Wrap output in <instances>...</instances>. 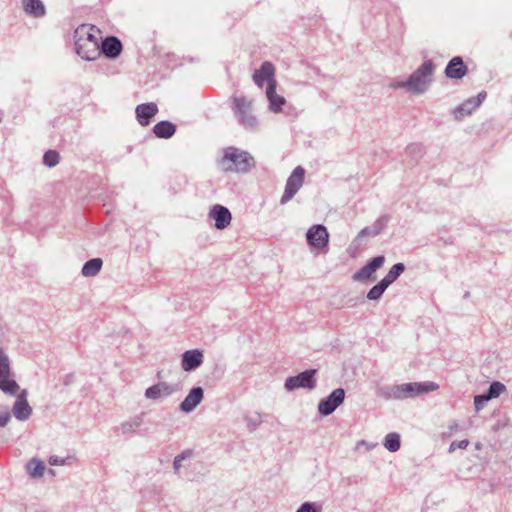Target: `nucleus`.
Returning a JSON list of instances; mask_svg holds the SVG:
<instances>
[{
  "mask_svg": "<svg viewBox=\"0 0 512 512\" xmlns=\"http://www.w3.org/2000/svg\"><path fill=\"white\" fill-rule=\"evenodd\" d=\"M438 387V384L431 381L403 383L383 388L380 392V396L386 400H405L433 392L437 390Z\"/></svg>",
  "mask_w": 512,
  "mask_h": 512,
  "instance_id": "1",
  "label": "nucleus"
},
{
  "mask_svg": "<svg viewBox=\"0 0 512 512\" xmlns=\"http://www.w3.org/2000/svg\"><path fill=\"white\" fill-rule=\"evenodd\" d=\"M231 109L237 123L246 131L255 132L259 129V119L254 112L253 100L243 95H235L231 99Z\"/></svg>",
  "mask_w": 512,
  "mask_h": 512,
  "instance_id": "2",
  "label": "nucleus"
},
{
  "mask_svg": "<svg viewBox=\"0 0 512 512\" xmlns=\"http://www.w3.org/2000/svg\"><path fill=\"white\" fill-rule=\"evenodd\" d=\"M226 172L247 173L255 166L254 158L246 151L236 147H227L220 161Z\"/></svg>",
  "mask_w": 512,
  "mask_h": 512,
  "instance_id": "3",
  "label": "nucleus"
},
{
  "mask_svg": "<svg viewBox=\"0 0 512 512\" xmlns=\"http://www.w3.org/2000/svg\"><path fill=\"white\" fill-rule=\"evenodd\" d=\"M435 65L432 60H426L406 80L408 91L420 95L428 90L432 82Z\"/></svg>",
  "mask_w": 512,
  "mask_h": 512,
  "instance_id": "4",
  "label": "nucleus"
},
{
  "mask_svg": "<svg viewBox=\"0 0 512 512\" xmlns=\"http://www.w3.org/2000/svg\"><path fill=\"white\" fill-rule=\"evenodd\" d=\"M20 390L14 378L11 361L5 350L0 347V391L8 396H15Z\"/></svg>",
  "mask_w": 512,
  "mask_h": 512,
  "instance_id": "5",
  "label": "nucleus"
},
{
  "mask_svg": "<svg viewBox=\"0 0 512 512\" xmlns=\"http://www.w3.org/2000/svg\"><path fill=\"white\" fill-rule=\"evenodd\" d=\"M317 369H307L295 376L286 378L284 387L287 391H294L299 388L313 390L317 386Z\"/></svg>",
  "mask_w": 512,
  "mask_h": 512,
  "instance_id": "6",
  "label": "nucleus"
},
{
  "mask_svg": "<svg viewBox=\"0 0 512 512\" xmlns=\"http://www.w3.org/2000/svg\"><path fill=\"white\" fill-rule=\"evenodd\" d=\"M305 170L302 166H297L288 177L285 185L284 193L280 203L282 205L290 201L294 195L300 190L304 183Z\"/></svg>",
  "mask_w": 512,
  "mask_h": 512,
  "instance_id": "7",
  "label": "nucleus"
},
{
  "mask_svg": "<svg viewBox=\"0 0 512 512\" xmlns=\"http://www.w3.org/2000/svg\"><path fill=\"white\" fill-rule=\"evenodd\" d=\"M345 400V390L337 388L327 397L321 399L318 403V413L321 416L331 415Z\"/></svg>",
  "mask_w": 512,
  "mask_h": 512,
  "instance_id": "8",
  "label": "nucleus"
},
{
  "mask_svg": "<svg viewBox=\"0 0 512 512\" xmlns=\"http://www.w3.org/2000/svg\"><path fill=\"white\" fill-rule=\"evenodd\" d=\"M384 262L385 257L383 255H378L376 257L371 258L361 269H359L352 275L353 281H374V273L383 266Z\"/></svg>",
  "mask_w": 512,
  "mask_h": 512,
  "instance_id": "9",
  "label": "nucleus"
},
{
  "mask_svg": "<svg viewBox=\"0 0 512 512\" xmlns=\"http://www.w3.org/2000/svg\"><path fill=\"white\" fill-rule=\"evenodd\" d=\"M306 240L310 247L326 249L329 245V233L322 224L312 225L306 232Z\"/></svg>",
  "mask_w": 512,
  "mask_h": 512,
  "instance_id": "10",
  "label": "nucleus"
},
{
  "mask_svg": "<svg viewBox=\"0 0 512 512\" xmlns=\"http://www.w3.org/2000/svg\"><path fill=\"white\" fill-rule=\"evenodd\" d=\"M208 217L214 221V227L218 230L226 229L232 220L230 210L221 204H214L211 206Z\"/></svg>",
  "mask_w": 512,
  "mask_h": 512,
  "instance_id": "11",
  "label": "nucleus"
},
{
  "mask_svg": "<svg viewBox=\"0 0 512 512\" xmlns=\"http://www.w3.org/2000/svg\"><path fill=\"white\" fill-rule=\"evenodd\" d=\"M17 398L13 404L11 412L18 421H26L32 415V408L27 401V390H19L15 395Z\"/></svg>",
  "mask_w": 512,
  "mask_h": 512,
  "instance_id": "12",
  "label": "nucleus"
},
{
  "mask_svg": "<svg viewBox=\"0 0 512 512\" xmlns=\"http://www.w3.org/2000/svg\"><path fill=\"white\" fill-rule=\"evenodd\" d=\"M179 390L177 384H171L165 381L158 382L145 390V397L149 400H158L163 397H169Z\"/></svg>",
  "mask_w": 512,
  "mask_h": 512,
  "instance_id": "13",
  "label": "nucleus"
},
{
  "mask_svg": "<svg viewBox=\"0 0 512 512\" xmlns=\"http://www.w3.org/2000/svg\"><path fill=\"white\" fill-rule=\"evenodd\" d=\"M76 53L86 61H94L101 55L99 42H85L75 39Z\"/></svg>",
  "mask_w": 512,
  "mask_h": 512,
  "instance_id": "14",
  "label": "nucleus"
},
{
  "mask_svg": "<svg viewBox=\"0 0 512 512\" xmlns=\"http://www.w3.org/2000/svg\"><path fill=\"white\" fill-rule=\"evenodd\" d=\"M204 399V389L201 386H194L179 405L183 413H191Z\"/></svg>",
  "mask_w": 512,
  "mask_h": 512,
  "instance_id": "15",
  "label": "nucleus"
},
{
  "mask_svg": "<svg viewBox=\"0 0 512 512\" xmlns=\"http://www.w3.org/2000/svg\"><path fill=\"white\" fill-rule=\"evenodd\" d=\"M203 363V352L199 349L187 350L181 355V367L184 371L196 370Z\"/></svg>",
  "mask_w": 512,
  "mask_h": 512,
  "instance_id": "16",
  "label": "nucleus"
},
{
  "mask_svg": "<svg viewBox=\"0 0 512 512\" xmlns=\"http://www.w3.org/2000/svg\"><path fill=\"white\" fill-rule=\"evenodd\" d=\"M121 41L115 36L106 37L100 45V51L109 59H116L122 52Z\"/></svg>",
  "mask_w": 512,
  "mask_h": 512,
  "instance_id": "17",
  "label": "nucleus"
},
{
  "mask_svg": "<svg viewBox=\"0 0 512 512\" xmlns=\"http://www.w3.org/2000/svg\"><path fill=\"white\" fill-rule=\"evenodd\" d=\"M445 76L450 79H461L467 74V66L461 56L453 57L445 68Z\"/></svg>",
  "mask_w": 512,
  "mask_h": 512,
  "instance_id": "18",
  "label": "nucleus"
},
{
  "mask_svg": "<svg viewBox=\"0 0 512 512\" xmlns=\"http://www.w3.org/2000/svg\"><path fill=\"white\" fill-rule=\"evenodd\" d=\"M158 107L156 103L148 102L139 104L136 109V118L141 126H147L150 124L151 119L157 114Z\"/></svg>",
  "mask_w": 512,
  "mask_h": 512,
  "instance_id": "19",
  "label": "nucleus"
},
{
  "mask_svg": "<svg viewBox=\"0 0 512 512\" xmlns=\"http://www.w3.org/2000/svg\"><path fill=\"white\" fill-rule=\"evenodd\" d=\"M266 96L269 101V110L279 113L282 110L286 100L283 96L276 93V80H272L266 88Z\"/></svg>",
  "mask_w": 512,
  "mask_h": 512,
  "instance_id": "20",
  "label": "nucleus"
},
{
  "mask_svg": "<svg viewBox=\"0 0 512 512\" xmlns=\"http://www.w3.org/2000/svg\"><path fill=\"white\" fill-rule=\"evenodd\" d=\"M275 68L272 63L265 61L261 64L260 68L253 74V81L258 87H262L264 82L268 84L274 79Z\"/></svg>",
  "mask_w": 512,
  "mask_h": 512,
  "instance_id": "21",
  "label": "nucleus"
},
{
  "mask_svg": "<svg viewBox=\"0 0 512 512\" xmlns=\"http://www.w3.org/2000/svg\"><path fill=\"white\" fill-rule=\"evenodd\" d=\"M22 6L25 13L34 18H41L46 14L41 0H22Z\"/></svg>",
  "mask_w": 512,
  "mask_h": 512,
  "instance_id": "22",
  "label": "nucleus"
},
{
  "mask_svg": "<svg viewBox=\"0 0 512 512\" xmlns=\"http://www.w3.org/2000/svg\"><path fill=\"white\" fill-rule=\"evenodd\" d=\"M176 132V125L170 121L163 120L158 122L153 127V133L156 137L161 139H169Z\"/></svg>",
  "mask_w": 512,
  "mask_h": 512,
  "instance_id": "23",
  "label": "nucleus"
},
{
  "mask_svg": "<svg viewBox=\"0 0 512 512\" xmlns=\"http://www.w3.org/2000/svg\"><path fill=\"white\" fill-rule=\"evenodd\" d=\"M97 33H99V30L95 29L94 26L81 25L75 30L74 38L85 42H99Z\"/></svg>",
  "mask_w": 512,
  "mask_h": 512,
  "instance_id": "24",
  "label": "nucleus"
},
{
  "mask_svg": "<svg viewBox=\"0 0 512 512\" xmlns=\"http://www.w3.org/2000/svg\"><path fill=\"white\" fill-rule=\"evenodd\" d=\"M25 468L27 474L34 479L41 478L46 471L44 462L36 457L30 459Z\"/></svg>",
  "mask_w": 512,
  "mask_h": 512,
  "instance_id": "25",
  "label": "nucleus"
},
{
  "mask_svg": "<svg viewBox=\"0 0 512 512\" xmlns=\"http://www.w3.org/2000/svg\"><path fill=\"white\" fill-rule=\"evenodd\" d=\"M144 421V414H138L131 417L129 420L124 421L120 424L119 429L122 434H129L135 432L141 427Z\"/></svg>",
  "mask_w": 512,
  "mask_h": 512,
  "instance_id": "26",
  "label": "nucleus"
},
{
  "mask_svg": "<svg viewBox=\"0 0 512 512\" xmlns=\"http://www.w3.org/2000/svg\"><path fill=\"white\" fill-rule=\"evenodd\" d=\"M102 265L101 258H92L84 263L81 273L84 277H94L100 272Z\"/></svg>",
  "mask_w": 512,
  "mask_h": 512,
  "instance_id": "27",
  "label": "nucleus"
},
{
  "mask_svg": "<svg viewBox=\"0 0 512 512\" xmlns=\"http://www.w3.org/2000/svg\"><path fill=\"white\" fill-rule=\"evenodd\" d=\"M475 109L476 107L474 102L469 98L455 108L453 111L454 118L456 120H461L464 116L470 115Z\"/></svg>",
  "mask_w": 512,
  "mask_h": 512,
  "instance_id": "28",
  "label": "nucleus"
},
{
  "mask_svg": "<svg viewBox=\"0 0 512 512\" xmlns=\"http://www.w3.org/2000/svg\"><path fill=\"white\" fill-rule=\"evenodd\" d=\"M405 271V265L401 262L394 264L388 273L382 279L388 286L396 281L399 276Z\"/></svg>",
  "mask_w": 512,
  "mask_h": 512,
  "instance_id": "29",
  "label": "nucleus"
},
{
  "mask_svg": "<svg viewBox=\"0 0 512 512\" xmlns=\"http://www.w3.org/2000/svg\"><path fill=\"white\" fill-rule=\"evenodd\" d=\"M383 445L389 452L398 451L401 445L400 435L396 432L388 433L384 438Z\"/></svg>",
  "mask_w": 512,
  "mask_h": 512,
  "instance_id": "30",
  "label": "nucleus"
},
{
  "mask_svg": "<svg viewBox=\"0 0 512 512\" xmlns=\"http://www.w3.org/2000/svg\"><path fill=\"white\" fill-rule=\"evenodd\" d=\"M389 286L381 279L376 285H374L367 293L366 297L370 301H377L379 300L385 290Z\"/></svg>",
  "mask_w": 512,
  "mask_h": 512,
  "instance_id": "31",
  "label": "nucleus"
},
{
  "mask_svg": "<svg viewBox=\"0 0 512 512\" xmlns=\"http://www.w3.org/2000/svg\"><path fill=\"white\" fill-rule=\"evenodd\" d=\"M48 463L51 466H73L76 463V458L74 456L60 457L57 455H52L48 459Z\"/></svg>",
  "mask_w": 512,
  "mask_h": 512,
  "instance_id": "32",
  "label": "nucleus"
},
{
  "mask_svg": "<svg viewBox=\"0 0 512 512\" xmlns=\"http://www.w3.org/2000/svg\"><path fill=\"white\" fill-rule=\"evenodd\" d=\"M506 390V386L499 382V381H493L490 385L488 390L485 392L488 398L494 399L500 396L501 393H503Z\"/></svg>",
  "mask_w": 512,
  "mask_h": 512,
  "instance_id": "33",
  "label": "nucleus"
},
{
  "mask_svg": "<svg viewBox=\"0 0 512 512\" xmlns=\"http://www.w3.org/2000/svg\"><path fill=\"white\" fill-rule=\"evenodd\" d=\"M59 160L60 156L56 150H48L43 155V164L49 168L55 167Z\"/></svg>",
  "mask_w": 512,
  "mask_h": 512,
  "instance_id": "34",
  "label": "nucleus"
},
{
  "mask_svg": "<svg viewBox=\"0 0 512 512\" xmlns=\"http://www.w3.org/2000/svg\"><path fill=\"white\" fill-rule=\"evenodd\" d=\"M246 426L250 432L255 431L262 423V417L260 413H254L252 415H248L245 418Z\"/></svg>",
  "mask_w": 512,
  "mask_h": 512,
  "instance_id": "35",
  "label": "nucleus"
},
{
  "mask_svg": "<svg viewBox=\"0 0 512 512\" xmlns=\"http://www.w3.org/2000/svg\"><path fill=\"white\" fill-rule=\"evenodd\" d=\"M193 455V451L190 450V449H187L185 451H183L181 454L175 456L174 458V461H173V469L175 471V473H178L181 466H182V462L185 461V460H189Z\"/></svg>",
  "mask_w": 512,
  "mask_h": 512,
  "instance_id": "36",
  "label": "nucleus"
},
{
  "mask_svg": "<svg viewBox=\"0 0 512 512\" xmlns=\"http://www.w3.org/2000/svg\"><path fill=\"white\" fill-rule=\"evenodd\" d=\"M11 420V411L8 406L0 405V427H5Z\"/></svg>",
  "mask_w": 512,
  "mask_h": 512,
  "instance_id": "37",
  "label": "nucleus"
},
{
  "mask_svg": "<svg viewBox=\"0 0 512 512\" xmlns=\"http://www.w3.org/2000/svg\"><path fill=\"white\" fill-rule=\"evenodd\" d=\"M296 512H321V505L314 502H305Z\"/></svg>",
  "mask_w": 512,
  "mask_h": 512,
  "instance_id": "38",
  "label": "nucleus"
},
{
  "mask_svg": "<svg viewBox=\"0 0 512 512\" xmlns=\"http://www.w3.org/2000/svg\"><path fill=\"white\" fill-rule=\"evenodd\" d=\"M489 400H490V399L488 398V396L486 395V393L475 395V396H474V406H475V409H476L477 411H480L481 409H483V408H484L485 404H486Z\"/></svg>",
  "mask_w": 512,
  "mask_h": 512,
  "instance_id": "39",
  "label": "nucleus"
},
{
  "mask_svg": "<svg viewBox=\"0 0 512 512\" xmlns=\"http://www.w3.org/2000/svg\"><path fill=\"white\" fill-rule=\"evenodd\" d=\"M406 153L411 156H421L423 154V147L417 143L410 144L406 148Z\"/></svg>",
  "mask_w": 512,
  "mask_h": 512,
  "instance_id": "40",
  "label": "nucleus"
},
{
  "mask_svg": "<svg viewBox=\"0 0 512 512\" xmlns=\"http://www.w3.org/2000/svg\"><path fill=\"white\" fill-rule=\"evenodd\" d=\"M469 445V441L467 439H463L461 441H453L449 446V452H453L455 449H466Z\"/></svg>",
  "mask_w": 512,
  "mask_h": 512,
  "instance_id": "41",
  "label": "nucleus"
},
{
  "mask_svg": "<svg viewBox=\"0 0 512 512\" xmlns=\"http://www.w3.org/2000/svg\"><path fill=\"white\" fill-rule=\"evenodd\" d=\"M485 98H486V92L481 91L480 93H478V95L476 97H471L470 99L472 100V102H474L475 107L477 108L481 105V103L484 101Z\"/></svg>",
  "mask_w": 512,
  "mask_h": 512,
  "instance_id": "42",
  "label": "nucleus"
},
{
  "mask_svg": "<svg viewBox=\"0 0 512 512\" xmlns=\"http://www.w3.org/2000/svg\"><path fill=\"white\" fill-rule=\"evenodd\" d=\"M390 87L391 88H394V89H398V88H404V89H407L408 90V86L406 85V80L405 81H392L390 83Z\"/></svg>",
  "mask_w": 512,
  "mask_h": 512,
  "instance_id": "43",
  "label": "nucleus"
},
{
  "mask_svg": "<svg viewBox=\"0 0 512 512\" xmlns=\"http://www.w3.org/2000/svg\"><path fill=\"white\" fill-rule=\"evenodd\" d=\"M389 221H390V217L388 215H384V216L378 218L375 222H377V224L384 229L387 226Z\"/></svg>",
  "mask_w": 512,
  "mask_h": 512,
  "instance_id": "44",
  "label": "nucleus"
},
{
  "mask_svg": "<svg viewBox=\"0 0 512 512\" xmlns=\"http://www.w3.org/2000/svg\"><path fill=\"white\" fill-rule=\"evenodd\" d=\"M364 236H372V227H365L363 228L357 235V239L364 237Z\"/></svg>",
  "mask_w": 512,
  "mask_h": 512,
  "instance_id": "45",
  "label": "nucleus"
},
{
  "mask_svg": "<svg viewBox=\"0 0 512 512\" xmlns=\"http://www.w3.org/2000/svg\"><path fill=\"white\" fill-rule=\"evenodd\" d=\"M362 446H364L367 450H369L372 447H375L376 444H370V443L366 442L365 440H360L357 442L356 449L359 450Z\"/></svg>",
  "mask_w": 512,
  "mask_h": 512,
  "instance_id": "46",
  "label": "nucleus"
},
{
  "mask_svg": "<svg viewBox=\"0 0 512 512\" xmlns=\"http://www.w3.org/2000/svg\"><path fill=\"white\" fill-rule=\"evenodd\" d=\"M371 227H372V236L373 237L379 235L383 231V228L380 227L377 224V222H374V224Z\"/></svg>",
  "mask_w": 512,
  "mask_h": 512,
  "instance_id": "47",
  "label": "nucleus"
},
{
  "mask_svg": "<svg viewBox=\"0 0 512 512\" xmlns=\"http://www.w3.org/2000/svg\"><path fill=\"white\" fill-rule=\"evenodd\" d=\"M47 475L51 478L57 477L59 474L56 472V470L49 468L47 470Z\"/></svg>",
  "mask_w": 512,
  "mask_h": 512,
  "instance_id": "48",
  "label": "nucleus"
},
{
  "mask_svg": "<svg viewBox=\"0 0 512 512\" xmlns=\"http://www.w3.org/2000/svg\"><path fill=\"white\" fill-rule=\"evenodd\" d=\"M457 428H458V424H457V423H455V422L449 426L450 431H454V430H456Z\"/></svg>",
  "mask_w": 512,
  "mask_h": 512,
  "instance_id": "49",
  "label": "nucleus"
},
{
  "mask_svg": "<svg viewBox=\"0 0 512 512\" xmlns=\"http://www.w3.org/2000/svg\"><path fill=\"white\" fill-rule=\"evenodd\" d=\"M481 448V444L480 443H477L476 444V449H480Z\"/></svg>",
  "mask_w": 512,
  "mask_h": 512,
  "instance_id": "50",
  "label": "nucleus"
}]
</instances>
